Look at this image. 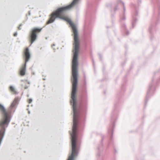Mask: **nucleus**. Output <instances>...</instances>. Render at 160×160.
Instances as JSON below:
<instances>
[{"instance_id": "nucleus-1", "label": "nucleus", "mask_w": 160, "mask_h": 160, "mask_svg": "<svg viewBox=\"0 0 160 160\" xmlns=\"http://www.w3.org/2000/svg\"><path fill=\"white\" fill-rule=\"evenodd\" d=\"M10 121V114L4 107L0 104V127H7Z\"/></svg>"}, {"instance_id": "nucleus-2", "label": "nucleus", "mask_w": 160, "mask_h": 160, "mask_svg": "<svg viewBox=\"0 0 160 160\" xmlns=\"http://www.w3.org/2000/svg\"><path fill=\"white\" fill-rule=\"evenodd\" d=\"M24 57L25 60V63L22 66L20 69V74L21 76H24L25 74L26 63L28 62L30 58V54L29 52V49L28 48H27L24 50Z\"/></svg>"}, {"instance_id": "nucleus-3", "label": "nucleus", "mask_w": 160, "mask_h": 160, "mask_svg": "<svg viewBox=\"0 0 160 160\" xmlns=\"http://www.w3.org/2000/svg\"><path fill=\"white\" fill-rule=\"evenodd\" d=\"M42 28H34L32 29L30 34V41L31 44L36 40L37 34L41 32Z\"/></svg>"}, {"instance_id": "nucleus-4", "label": "nucleus", "mask_w": 160, "mask_h": 160, "mask_svg": "<svg viewBox=\"0 0 160 160\" xmlns=\"http://www.w3.org/2000/svg\"><path fill=\"white\" fill-rule=\"evenodd\" d=\"M9 89L12 94H16L18 93V92L12 86H10Z\"/></svg>"}, {"instance_id": "nucleus-5", "label": "nucleus", "mask_w": 160, "mask_h": 160, "mask_svg": "<svg viewBox=\"0 0 160 160\" xmlns=\"http://www.w3.org/2000/svg\"><path fill=\"white\" fill-rule=\"evenodd\" d=\"M18 102V99L15 98L11 105V107L13 108L14 107L17 103Z\"/></svg>"}, {"instance_id": "nucleus-6", "label": "nucleus", "mask_w": 160, "mask_h": 160, "mask_svg": "<svg viewBox=\"0 0 160 160\" xmlns=\"http://www.w3.org/2000/svg\"><path fill=\"white\" fill-rule=\"evenodd\" d=\"M32 101V100L31 99H29L28 100V102L29 103H31Z\"/></svg>"}, {"instance_id": "nucleus-7", "label": "nucleus", "mask_w": 160, "mask_h": 160, "mask_svg": "<svg viewBox=\"0 0 160 160\" xmlns=\"http://www.w3.org/2000/svg\"><path fill=\"white\" fill-rule=\"evenodd\" d=\"M79 0H73L72 3H78Z\"/></svg>"}, {"instance_id": "nucleus-8", "label": "nucleus", "mask_w": 160, "mask_h": 160, "mask_svg": "<svg viewBox=\"0 0 160 160\" xmlns=\"http://www.w3.org/2000/svg\"><path fill=\"white\" fill-rule=\"evenodd\" d=\"M21 25H19V27H18V29H19V30H20V29H21Z\"/></svg>"}, {"instance_id": "nucleus-9", "label": "nucleus", "mask_w": 160, "mask_h": 160, "mask_svg": "<svg viewBox=\"0 0 160 160\" xmlns=\"http://www.w3.org/2000/svg\"><path fill=\"white\" fill-rule=\"evenodd\" d=\"M14 36H17V34L16 33H14Z\"/></svg>"}, {"instance_id": "nucleus-10", "label": "nucleus", "mask_w": 160, "mask_h": 160, "mask_svg": "<svg viewBox=\"0 0 160 160\" xmlns=\"http://www.w3.org/2000/svg\"><path fill=\"white\" fill-rule=\"evenodd\" d=\"M25 88V89H26V88Z\"/></svg>"}]
</instances>
